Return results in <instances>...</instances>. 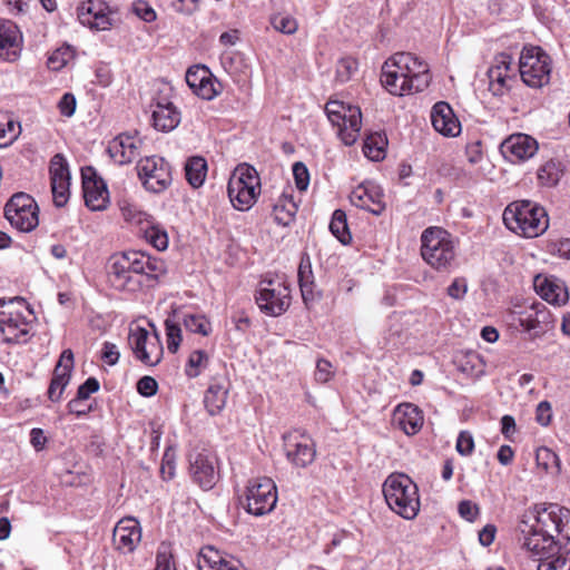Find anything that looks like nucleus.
I'll return each mask as SVG.
<instances>
[{"label":"nucleus","mask_w":570,"mask_h":570,"mask_svg":"<svg viewBox=\"0 0 570 570\" xmlns=\"http://www.w3.org/2000/svg\"><path fill=\"white\" fill-rule=\"evenodd\" d=\"M459 514L469 522H473L479 515L480 509L478 504L470 500H463L458 507Z\"/></svg>","instance_id":"nucleus-54"},{"label":"nucleus","mask_w":570,"mask_h":570,"mask_svg":"<svg viewBox=\"0 0 570 570\" xmlns=\"http://www.w3.org/2000/svg\"><path fill=\"white\" fill-rule=\"evenodd\" d=\"M208 362L209 357L205 351L196 350L191 352L185 367L186 375L190 379L197 377L207 366Z\"/></svg>","instance_id":"nucleus-43"},{"label":"nucleus","mask_w":570,"mask_h":570,"mask_svg":"<svg viewBox=\"0 0 570 570\" xmlns=\"http://www.w3.org/2000/svg\"><path fill=\"white\" fill-rule=\"evenodd\" d=\"M523 535V547L537 557L539 563L544 558H554L558 553V546L554 535L541 532L537 527H530L527 522L522 521L519 527Z\"/></svg>","instance_id":"nucleus-16"},{"label":"nucleus","mask_w":570,"mask_h":570,"mask_svg":"<svg viewBox=\"0 0 570 570\" xmlns=\"http://www.w3.org/2000/svg\"><path fill=\"white\" fill-rule=\"evenodd\" d=\"M151 118L156 130L169 132L179 125L180 112L170 101H157Z\"/></svg>","instance_id":"nucleus-33"},{"label":"nucleus","mask_w":570,"mask_h":570,"mask_svg":"<svg viewBox=\"0 0 570 570\" xmlns=\"http://www.w3.org/2000/svg\"><path fill=\"white\" fill-rule=\"evenodd\" d=\"M165 273L163 259L140 250H129L111 256L108 277L116 289L134 293L142 286H154Z\"/></svg>","instance_id":"nucleus-1"},{"label":"nucleus","mask_w":570,"mask_h":570,"mask_svg":"<svg viewBox=\"0 0 570 570\" xmlns=\"http://www.w3.org/2000/svg\"><path fill=\"white\" fill-rule=\"evenodd\" d=\"M60 114L66 117H71L76 110V98L72 94H65L58 104Z\"/></svg>","instance_id":"nucleus-60"},{"label":"nucleus","mask_w":570,"mask_h":570,"mask_svg":"<svg viewBox=\"0 0 570 570\" xmlns=\"http://www.w3.org/2000/svg\"><path fill=\"white\" fill-rule=\"evenodd\" d=\"M242 498V504L249 514L265 515L277 503V488L271 478H254L248 480Z\"/></svg>","instance_id":"nucleus-9"},{"label":"nucleus","mask_w":570,"mask_h":570,"mask_svg":"<svg viewBox=\"0 0 570 570\" xmlns=\"http://www.w3.org/2000/svg\"><path fill=\"white\" fill-rule=\"evenodd\" d=\"M468 291V283L465 278H455L448 287V295L454 299H461L464 297Z\"/></svg>","instance_id":"nucleus-59"},{"label":"nucleus","mask_w":570,"mask_h":570,"mask_svg":"<svg viewBox=\"0 0 570 570\" xmlns=\"http://www.w3.org/2000/svg\"><path fill=\"white\" fill-rule=\"evenodd\" d=\"M136 168L144 187L149 191L161 193L171 184L170 166L163 157H145Z\"/></svg>","instance_id":"nucleus-13"},{"label":"nucleus","mask_w":570,"mask_h":570,"mask_svg":"<svg viewBox=\"0 0 570 570\" xmlns=\"http://www.w3.org/2000/svg\"><path fill=\"white\" fill-rule=\"evenodd\" d=\"M551 416L552 414L550 403L547 401L540 402L537 406V422L542 426H547L551 421Z\"/></svg>","instance_id":"nucleus-61"},{"label":"nucleus","mask_w":570,"mask_h":570,"mask_svg":"<svg viewBox=\"0 0 570 570\" xmlns=\"http://www.w3.org/2000/svg\"><path fill=\"white\" fill-rule=\"evenodd\" d=\"M185 175L187 181L194 187H200L207 175V163L200 156L190 157L185 164Z\"/></svg>","instance_id":"nucleus-37"},{"label":"nucleus","mask_w":570,"mask_h":570,"mask_svg":"<svg viewBox=\"0 0 570 570\" xmlns=\"http://www.w3.org/2000/svg\"><path fill=\"white\" fill-rule=\"evenodd\" d=\"M128 343L136 358L145 365L155 366L160 362L164 350L157 333L150 336L144 327H130Z\"/></svg>","instance_id":"nucleus-14"},{"label":"nucleus","mask_w":570,"mask_h":570,"mask_svg":"<svg viewBox=\"0 0 570 570\" xmlns=\"http://www.w3.org/2000/svg\"><path fill=\"white\" fill-rule=\"evenodd\" d=\"M271 24L276 31L284 35H294L298 28V23L295 18L281 13L271 17Z\"/></svg>","instance_id":"nucleus-46"},{"label":"nucleus","mask_w":570,"mask_h":570,"mask_svg":"<svg viewBox=\"0 0 570 570\" xmlns=\"http://www.w3.org/2000/svg\"><path fill=\"white\" fill-rule=\"evenodd\" d=\"M474 449L473 436L468 431H462L456 440V451L461 455H470Z\"/></svg>","instance_id":"nucleus-53"},{"label":"nucleus","mask_w":570,"mask_h":570,"mask_svg":"<svg viewBox=\"0 0 570 570\" xmlns=\"http://www.w3.org/2000/svg\"><path fill=\"white\" fill-rule=\"evenodd\" d=\"M24 312L32 315V311L22 297H14L9 302L0 298V332L3 342L8 344L28 342L31 326Z\"/></svg>","instance_id":"nucleus-5"},{"label":"nucleus","mask_w":570,"mask_h":570,"mask_svg":"<svg viewBox=\"0 0 570 570\" xmlns=\"http://www.w3.org/2000/svg\"><path fill=\"white\" fill-rule=\"evenodd\" d=\"M20 132V126L7 114H0V147L13 142Z\"/></svg>","instance_id":"nucleus-42"},{"label":"nucleus","mask_w":570,"mask_h":570,"mask_svg":"<svg viewBox=\"0 0 570 570\" xmlns=\"http://www.w3.org/2000/svg\"><path fill=\"white\" fill-rule=\"evenodd\" d=\"M155 570H176L171 553L167 548L160 549L156 557Z\"/></svg>","instance_id":"nucleus-58"},{"label":"nucleus","mask_w":570,"mask_h":570,"mask_svg":"<svg viewBox=\"0 0 570 570\" xmlns=\"http://www.w3.org/2000/svg\"><path fill=\"white\" fill-rule=\"evenodd\" d=\"M49 173L53 203L57 207H63L69 199L70 173L61 154L51 158Z\"/></svg>","instance_id":"nucleus-18"},{"label":"nucleus","mask_w":570,"mask_h":570,"mask_svg":"<svg viewBox=\"0 0 570 570\" xmlns=\"http://www.w3.org/2000/svg\"><path fill=\"white\" fill-rule=\"evenodd\" d=\"M284 440L286 455L293 464L305 468L314 461L315 449L309 438L289 433Z\"/></svg>","instance_id":"nucleus-25"},{"label":"nucleus","mask_w":570,"mask_h":570,"mask_svg":"<svg viewBox=\"0 0 570 570\" xmlns=\"http://www.w3.org/2000/svg\"><path fill=\"white\" fill-rule=\"evenodd\" d=\"M99 382L96 377H88L85 383H82L77 391V397L82 401L89 399V396L96 393L99 390Z\"/></svg>","instance_id":"nucleus-57"},{"label":"nucleus","mask_w":570,"mask_h":570,"mask_svg":"<svg viewBox=\"0 0 570 570\" xmlns=\"http://www.w3.org/2000/svg\"><path fill=\"white\" fill-rule=\"evenodd\" d=\"M386 144L387 140L382 134H371L363 145L364 155L371 160H381L384 158Z\"/></svg>","instance_id":"nucleus-39"},{"label":"nucleus","mask_w":570,"mask_h":570,"mask_svg":"<svg viewBox=\"0 0 570 570\" xmlns=\"http://www.w3.org/2000/svg\"><path fill=\"white\" fill-rule=\"evenodd\" d=\"M199 570H240V562L232 557L224 556L214 547H205L198 556Z\"/></svg>","instance_id":"nucleus-32"},{"label":"nucleus","mask_w":570,"mask_h":570,"mask_svg":"<svg viewBox=\"0 0 570 570\" xmlns=\"http://www.w3.org/2000/svg\"><path fill=\"white\" fill-rule=\"evenodd\" d=\"M325 112L331 124L337 128L342 142L346 146L355 144L362 127L360 107L340 100H330L325 105Z\"/></svg>","instance_id":"nucleus-8"},{"label":"nucleus","mask_w":570,"mask_h":570,"mask_svg":"<svg viewBox=\"0 0 570 570\" xmlns=\"http://www.w3.org/2000/svg\"><path fill=\"white\" fill-rule=\"evenodd\" d=\"M141 540L139 522L134 518L121 519L114 529L115 548L124 553L132 552Z\"/></svg>","instance_id":"nucleus-26"},{"label":"nucleus","mask_w":570,"mask_h":570,"mask_svg":"<svg viewBox=\"0 0 570 570\" xmlns=\"http://www.w3.org/2000/svg\"><path fill=\"white\" fill-rule=\"evenodd\" d=\"M297 212L296 204L287 197L281 198L277 204L274 205L273 215L277 224L287 226L293 222Z\"/></svg>","instance_id":"nucleus-41"},{"label":"nucleus","mask_w":570,"mask_h":570,"mask_svg":"<svg viewBox=\"0 0 570 570\" xmlns=\"http://www.w3.org/2000/svg\"><path fill=\"white\" fill-rule=\"evenodd\" d=\"M39 208L35 199L26 193H16L4 206V216L20 232H31L39 224Z\"/></svg>","instance_id":"nucleus-11"},{"label":"nucleus","mask_w":570,"mask_h":570,"mask_svg":"<svg viewBox=\"0 0 570 570\" xmlns=\"http://www.w3.org/2000/svg\"><path fill=\"white\" fill-rule=\"evenodd\" d=\"M261 191V179L256 169L248 164L238 165L232 174L227 193L237 210H248L256 203Z\"/></svg>","instance_id":"nucleus-7"},{"label":"nucleus","mask_w":570,"mask_h":570,"mask_svg":"<svg viewBox=\"0 0 570 570\" xmlns=\"http://www.w3.org/2000/svg\"><path fill=\"white\" fill-rule=\"evenodd\" d=\"M421 255L436 271L449 269L455 259V245L449 232L429 227L421 235Z\"/></svg>","instance_id":"nucleus-6"},{"label":"nucleus","mask_w":570,"mask_h":570,"mask_svg":"<svg viewBox=\"0 0 570 570\" xmlns=\"http://www.w3.org/2000/svg\"><path fill=\"white\" fill-rule=\"evenodd\" d=\"M519 71L527 86L541 88L550 81L551 59L539 47H524L520 56Z\"/></svg>","instance_id":"nucleus-10"},{"label":"nucleus","mask_w":570,"mask_h":570,"mask_svg":"<svg viewBox=\"0 0 570 570\" xmlns=\"http://www.w3.org/2000/svg\"><path fill=\"white\" fill-rule=\"evenodd\" d=\"M256 303L266 315L279 316L291 305V289L284 282L263 279L259 283Z\"/></svg>","instance_id":"nucleus-12"},{"label":"nucleus","mask_w":570,"mask_h":570,"mask_svg":"<svg viewBox=\"0 0 570 570\" xmlns=\"http://www.w3.org/2000/svg\"><path fill=\"white\" fill-rule=\"evenodd\" d=\"M73 368V353L71 350H65L53 370V375L48 389V399L51 402H59L62 397L66 386L71 379Z\"/></svg>","instance_id":"nucleus-24"},{"label":"nucleus","mask_w":570,"mask_h":570,"mask_svg":"<svg viewBox=\"0 0 570 570\" xmlns=\"http://www.w3.org/2000/svg\"><path fill=\"white\" fill-rule=\"evenodd\" d=\"M356 69L357 62L353 58L340 59L336 65V80L341 83L348 81Z\"/></svg>","instance_id":"nucleus-49"},{"label":"nucleus","mask_w":570,"mask_h":570,"mask_svg":"<svg viewBox=\"0 0 570 570\" xmlns=\"http://www.w3.org/2000/svg\"><path fill=\"white\" fill-rule=\"evenodd\" d=\"M570 510L551 504L538 511L535 524L541 532L549 535L563 534L566 539H570Z\"/></svg>","instance_id":"nucleus-17"},{"label":"nucleus","mask_w":570,"mask_h":570,"mask_svg":"<svg viewBox=\"0 0 570 570\" xmlns=\"http://www.w3.org/2000/svg\"><path fill=\"white\" fill-rule=\"evenodd\" d=\"M101 357L108 365H115L119 360L117 346L112 343L106 342L104 344Z\"/></svg>","instance_id":"nucleus-63"},{"label":"nucleus","mask_w":570,"mask_h":570,"mask_svg":"<svg viewBox=\"0 0 570 570\" xmlns=\"http://www.w3.org/2000/svg\"><path fill=\"white\" fill-rule=\"evenodd\" d=\"M139 235L158 250H165L168 247V235L158 225L148 223L146 227H140Z\"/></svg>","instance_id":"nucleus-38"},{"label":"nucleus","mask_w":570,"mask_h":570,"mask_svg":"<svg viewBox=\"0 0 570 570\" xmlns=\"http://www.w3.org/2000/svg\"><path fill=\"white\" fill-rule=\"evenodd\" d=\"M132 9L146 22H151L156 19L155 10L146 1L139 0L135 2Z\"/></svg>","instance_id":"nucleus-56"},{"label":"nucleus","mask_w":570,"mask_h":570,"mask_svg":"<svg viewBox=\"0 0 570 570\" xmlns=\"http://www.w3.org/2000/svg\"><path fill=\"white\" fill-rule=\"evenodd\" d=\"M298 283H299V289L302 294V298L304 303L307 305L309 302H313L315 298L314 293V275L312 272V265L309 258H302L299 266H298Z\"/></svg>","instance_id":"nucleus-36"},{"label":"nucleus","mask_w":570,"mask_h":570,"mask_svg":"<svg viewBox=\"0 0 570 570\" xmlns=\"http://www.w3.org/2000/svg\"><path fill=\"white\" fill-rule=\"evenodd\" d=\"M533 285L537 293L552 305L563 306L569 301L568 288L559 278L538 275Z\"/></svg>","instance_id":"nucleus-29"},{"label":"nucleus","mask_w":570,"mask_h":570,"mask_svg":"<svg viewBox=\"0 0 570 570\" xmlns=\"http://www.w3.org/2000/svg\"><path fill=\"white\" fill-rule=\"evenodd\" d=\"M502 155L511 163L525 161L538 151V142L525 134H514L501 145Z\"/></svg>","instance_id":"nucleus-23"},{"label":"nucleus","mask_w":570,"mask_h":570,"mask_svg":"<svg viewBox=\"0 0 570 570\" xmlns=\"http://www.w3.org/2000/svg\"><path fill=\"white\" fill-rule=\"evenodd\" d=\"M70 57H71V53L69 52V49H66L63 52H61L60 50H57L56 52H53L50 56L48 63H49L50 68L58 70L67 63V59Z\"/></svg>","instance_id":"nucleus-62"},{"label":"nucleus","mask_w":570,"mask_h":570,"mask_svg":"<svg viewBox=\"0 0 570 570\" xmlns=\"http://www.w3.org/2000/svg\"><path fill=\"white\" fill-rule=\"evenodd\" d=\"M332 376V364L327 360H318L316 363L315 380L320 383H326Z\"/></svg>","instance_id":"nucleus-55"},{"label":"nucleus","mask_w":570,"mask_h":570,"mask_svg":"<svg viewBox=\"0 0 570 570\" xmlns=\"http://www.w3.org/2000/svg\"><path fill=\"white\" fill-rule=\"evenodd\" d=\"M106 9L104 2L88 0L78 8L79 21L91 29L106 30L110 26Z\"/></svg>","instance_id":"nucleus-31"},{"label":"nucleus","mask_w":570,"mask_h":570,"mask_svg":"<svg viewBox=\"0 0 570 570\" xmlns=\"http://www.w3.org/2000/svg\"><path fill=\"white\" fill-rule=\"evenodd\" d=\"M502 218L507 228L528 238L540 236L549 226L546 209L530 200L512 202L505 207Z\"/></svg>","instance_id":"nucleus-3"},{"label":"nucleus","mask_w":570,"mask_h":570,"mask_svg":"<svg viewBox=\"0 0 570 570\" xmlns=\"http://www.w3.org/2000/svg\"><path fill=\"white\" fill-rule=\"evenodd\" d=\"M431 121L434 129L449 137H455L461 131L458 118L448 102H436L431 111Z\"/></svg>","instance_id":"nucleus-30"},{"label":"nucleus","mask_w":570,"mask_h":570,"mask_svg":"<svg viewBox=\"0 0 570 570\" xmlns=\"http://www.w3.org/2000/svg\"><path fill=\"white\" fill-rule=\"evenodd\" d=\"M350 200L352 205L373 215H381L385 209L383 190L373 181H365L355 187L350 195Z\"/></svg>","instance_id":"nucleus-19"},{"label":"nucleus","mask_w":570,"mask_h":570,"mask_svg":"<svg viewBox=\"0 0 570 570\" xmlns=\"http://www.w3.org/2000/svg\"><path fill=\"white\" fill-rule=\"evenodd\" d=\"M141 140L136 135L120 134L108 146L110 157L119 165L131 163L138 155Z\"/></svg>","instance_id":"nucleus-28"},{"label":"nucleus","mask_w":570,"mask_h":570,"mask_svg":"<svg viewBox=\"0 0 570 570\" xmlns=\"http://www.w3.org/2000/svg\"><path fill=\"white\" fill-rule=\"evenodd\" d=\"M399 426L407 434H416L423 425L421 410L412 403L400 404L394 412Z\"/></svg>","instance_id":"nucleus-34"},{"label":"nucleus","mask_w":570,"mask_h":570,"mask_svg":"<svg viewBox=\"0 0 570 570\" xmlns=\"http://www.w3.org/2000/svg\"><path fill=\"white\" fill-rule=\"evenodd\" d=\"M383 494L389 508L405 520H413L420 512L419 488L404 473H393L383 483Z\"/></svg>","instance_id":"nucleus-4"},{"label":"nucleus","mask_w":570,"mask_h":570,"mask_svg":"<svg viewBox=\"0 0 570 570\" xmlns=\"http://www.w3.org/2000/svg\"><path fill=\"white\" fill-rule=\"evenodd\" d=\"M186 330L207 336L210 332V323L203 315L186 314L183 318Z\"/></svg>","instance_id":"nucleus-45"},{"label":"nucleus","mask_w":570,"mask_h":570,"mask_svg":"<svg viewBox=\"0 0 570 570\" xmlns=\"http://www.w3.org/2000/svg\"><path fill=\"white\" fill-rule=\"evenodd\" d=\"M186 82L197 96L212 100L220 92L222 85L213 78L212 72L205 66H193L186 72Z\"/></svg>","instance_id":"nucleus-21"},{"label":"nucleus","mask_w":570,"mask_h":570,"mask_svg":"<svg viewBox=\"0 0 570 570\" xmlns=\"http://www.w3.org/2000/svg\"><path fill=\"white\" fill-rule=\"evenodd\" d=\"M561 177V170L554 161H547L538 169V180L543 186H554Z\"/></svg>","instance_id":"nucleus-44"},{"label":"nucleus","mask_w":570,"mask_h":570,"mask_svg":"<svg viewBox=\"0 0 570 570\" xmlns=\"http://www.w3.org/2000/svg\"><path fill=\"white\" fill-rule=\"evenodd\" d=\"M517 431L515 420L512 415H503L501 419V433L505 439H511V436Z\"/></svg>","instance_id":"nucleus-64"},{"label":"nucleus","mask_w":570,"mask_h":570,"mask_svg":"<svg viewBox=\"0 0 570 570\" xmlns=\"http://www.w3.org/2000/svg\"><path fill=\"white\" fill-rule=\"evenodd\" d=\"M228 389L224 383L213 382L205 392L204 404L210 415L218 414L226 405Z\"/></svg>","instance_id":"nucleus-35"},{"label":"nucleus","mask_w":570,"mask_h":570,"mask_svg":"<svg viewBox=\"0 0 570 570\" xmlns=\"http://www.w3.org/2000/svg\"><path fill=\"white\" fill-rule=\"evenodd\" d=\"M331 233L344 245L348 244L352 239L346 214L342 209H336L330 223Z\"/></svg>","instance_id":"nucleus-40"},{"label":"nucleus","mask_w":570,"mask_h":570,"mask_svg":"<svg viewBox=\"0 0 570 570\" xmlns=\"http://www.w3.org/2000/svg\"><path fill=\"white\" fill-rule=\"evenodd\" d=\"M158 390V383L157 381L151 376H142L137 382V391L140 395L149 397L157 393Z\"/></svg>","instance_id":"nucleus-52"},{"label":"nucleus","mask_w":570,"mask_h":570,"mask_svg":"<svg viewBox=\"0 0 570 570\" xmlns=\"http://www.w3.org/2000/svg\"><path fill=\"white\" fill-rule=\"evenodd\" d=\"M81 174L86 205L92 210L105 209L109 199L106 184L91 167L82 169Z\"/></svg>","instance_id":"nucleus-20"},{"label":"nucleus","mask_w":570,"mask_h":570,"mask_svg":"<svg viewBox=\"0 0 570 570\" xmlns=\"http://www.w3.org/2000/svg\"><path fill=\"white\" fill-rule=\"evenodd\" d=\"M293 176L296 187L302 191L306 190L309 184V174L303 163L298 161L293 165Z\"/></svg>","instance_id":"nucleus-51"},{"label":"nucleus","mask_w":570,"mask_h":570,"mask_svg":"<svg viewBox=\"0 0 570 570\" xmlns=\"http://www.w3.org/2000/svg\"><path fill=\"white\" fill-rule=\"evenodd\" d=\"M429 66L410 52H397L382 67L381 82L394 96L412 95L428 88Z\"/></svg>","instance_id":"nucleus-2"},{"label":"nucleus","mask_w":570,"mask_h":570,"mask_svg":"<svg viewBox=\"0 0 570 570\" xmlns=\"http://www.w3.org/2000/svg\"><path fill=\"white\" fill-rule=\"evenodd\" d=\"M167 348L171 353H176L181 342V330L179 325L170 318L165 321Z\"/></svg>","instance_id":"nucleus-47"},{"label":"nucleus","mask_w":570,"mask_h":570,"mask_svg":"<svg viewBox=\"0 0 570 570\" xmlns=\"http://www.w3.org/2000/svg\"><path fill=\"white\" fill-rule=\"evenodd\" d=\"M22 35L18 26L10 20L0 21V59L16 61L21 53Z\"/></svg>","instance_id":"nucleus-27"},{"label":"nucleus","mask_w":570,"mask_h":570,"mask_svg":"<svg viewBox=\"0 0 570 570\" xmlns=\"http://www.w3.org/2000/svg\"><path fill=\"white\" fill-rule=\"evenodd\" d=\"M538 570H570V559L562 556L544 558L539 563Z\"/></svg>","instance_id":"nucleus-50"},{"label":"nucleus","mask_w":570,"mask_h":570,"mask_svg":"<svg viewBox=\"0 0 570 570\" xmlns=\"http://www.w3.org/2000/svg\"><path fill=\"white\" fill-rule=\"evenodd\" d=\"M189 473L202 489L209 490L218 481L216 456L208 450H193L189 453Z\"/></svg>","instance_id":"nucleus-15"},{"label":"nucleus","mask_w":570,"mask_h":570,"mask_svg":"<svg viewBox=\"0 0 570 570\" xmlns=\"http://www.w3.org/2000/svg\"><path fill=\"white\" fill-rule=\"evenodd\" d=\"M512 58L507 53L499 55L494 65L488 70L489 89L494 96L507 94L515 81L511 71Z\"/></svg>","instance_id":"nucleus-22"},{"label":"nucleus","mask_w":570,"mask_h":570,"mask_svg":"<svg viewBox=\"0 0 570 570\" xmlns=\"http://www.w3.org/2000/svg\"><path fill=\"white\" fill-rule=\"evenodd\" d=\"M538 465L542 466L547 472L559 471L558 455L548 448H540L537 451Z\"/></svg>","instance_id":"nucleus-48"}]
</instances>
